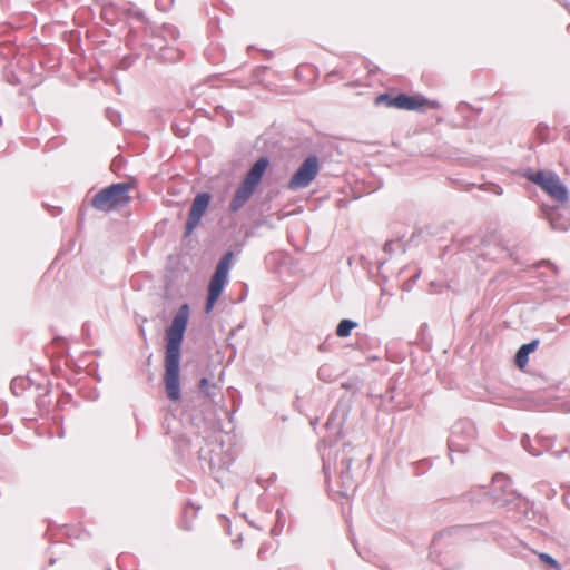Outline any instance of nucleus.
Masks as SVG:
<instances>
[{
	"label": "nucleus",
	"instance_id": "17",
	"mask_svg": "<svg viewBox=\"0 0 570 570\" xmlns=\"http://www.w3.org/2000/svg\"><path fill=\"white\" fill-rule=\"evenodd\" d=\"M538 558L542 563L553 568V570H562L561 564L552 556L540 552L538 553Z\"/></svg>",
	"mask_w": 570,
	"mask_h": 570
},
{
	"label": "nucleus",
	"instance_id": "18",
	"mask_svg": "<svg viewBox=\"0 0 570 570\" xmlns=\"http://www.w3.org/2000/svg\"><path fill=\"white\" fill-rule=\"evenodd\" d=\"M556 210L557 209H551V212L547 213L551 227L556 230H567V224L561 223L556 218Z\"/></svg>",
	"mask_w": 570,
	"mask_h": 570
},
{
	"label": "nucleus",
	"instance_id": "12",
	"mask_svg": "<svg viewBox=\"0 0 570 570\" xmlns=\"http://www.w3.org/2000/svg\"><path fill=\"white\" fill-rule=\"evenodd\" d=\"M254 193H255V189L240 183V185L236 189V191L229 203V210L232 213L239 212L246 205V203L250 199V197L254 195Z\"/></svg>",
	"mask_w": 570,
	"mask_h": 570
},
{
	"label": "nucleus",
	"instance_id": "4",
	"mask_svg": "<svg viewBox=\"0 0 570 570\" xmlns=\"http://www.w3.org/2000/svg\"><path fill=\"white\" fill-rule=\"evenodd\" d=\"M528 180L538 185L553 200L564 204L568 200V188L554 171L537 170L525 175Z\"/></svg>",
	"mask_w": 570,
	"mask_h": 570
},
{
	"label": "nucleus",
	"instance_id": "20",
	"mask_svg": "<svg viewBox=\"0 0 570 570\" xmlns=\"http://www.w3.org/2000/svg\"><path fill=\"white\" fill-rule=\"evenodd\" d=\"M317 376L322 381H325V382L331 381V377H332L331 367L328 365H322L317 371Z\"/></svg>",
	"mask_w": 570,
	"mask_h": 570
},
{
	"label": "nucleus",
	"instance_id": "19",
	"mask_svg": "<svg viewBox=\"0 0 570 570\" xmlns=\"http://www.w3.org/2000/svg\"><path fill=\"white\" fill-rule=\"evenodd\" d=\"M393 99L394 97L390 96L389 94H381L375 98V104L385 105L389 108H395Z\"/></svg>",
	"mask_w": 570,
	"mask_h": 570
},
{
	"label": "nucleus",
	"instance_id": "5",
	"mask_svg": "<svg viewBox=\"0 0 570 570\" xmlns=\"http://www.w3.org/2000/svg\"><path fill=\"white\" fill-rule=\"evenodd\" d=\"M233 259V252H226L219 259L215 273L213 274L208 285V297L205 306V311L209 313L223 293L226 284L228 283V273L230 269Z\"/></svg>",
	"mask_w": 570,
	"mask_h": 570
},
{
	"label": "nucleus",
	"instance_id": "1",
	"mask_svg": "<svg viewBox=\"0 0 570 570\" xmlns=\"http://www.w3.org/2000/svg\"><path fill=\"white\" fill-rule=\"evenodd\" d=\"M188 320L189 305L183 304L175 314L171 324L166 328L164 384L167 397L173 402L181 399L179 381L180 348Z\"/></svg>",
	"mask_w": 570,
	"mask_h": 570
},
{
	"label": "nucleus",
	"instance_id": "6",
	"mask_svg": "<svg viewBox=\"0 0 570 570\" xmlns=\"http://www.w3.org/2000/svg\"><path fill=\"white\" fill-rule=\"evenodd\" d=\"M476 429L472 421L460 420L451 429L448 440V446L451 453H464L469 450L470 444L475 439Z\"/></svg>",
	"mask_w": 570,
	"mask_h": 570
},
{
	"label": "nucleus",
	"instance_id": "22",
	"mask_svg": "<svg viewBox=\"0 0 570 570\" xmlns=\"http://www.w3.org/2000/svg\"><path fill=\"white\" fill-rule=\"evenodd\" d=\"M106 114H107V117L108 119L115 125V126H118L121 121V117H120V114L112 110V109H107L106 110Z\"/></svg>",
	"mask_w": 570,
	"mask_h": 570
},
{
	"label": "nucleus",
	"instance_id": "9",
	"mask_svg": "<svg viewBox=\"0 0 570 570\" xmlns=\"http://www.w3.org/2000/svg\"><path fill=\"white\" fill-rule=\"evenodd\" d=\"M510 488L511 481L504 474L493 476V498L497 504L508 505L519 499V495Z\"/></svg>",
	"mask_w": 570,
	"mask_h": 570
},
{
	"label": "nucleus",
	"instance_id": "16",
	"mask_svg": "<svg viewBox=\"0 0 570 570\" xmlns=\"http://www.w3.org/2000/svg\"><path fill=\"white\" fill-rule=\"evenodd\" d=\"M198 389H199V392L205 394L207 397H209L210 400H214L215 396H216V393L213 392V390L215 389V386H209V382L206 377H203L200 381H199V385H198Z\"/></svg>",
	"mask_w": 570,
	"mask_h": 570
},
{
	"label": "nucleus",
	"instance_id": "25",
	"mask_svg": "<svg viewBox=\"0 0 570 570\" xmlns=\"http://www.w3.org/2000/svg\"><path fill=\"white\" fill-rule=\"evenodd\" d=\"M131 63H132V60H131V58H129V57H128V58H124V59L120 61L119 66H120V68H122V69H127V68H129V67H130V65H131Z\"/></svg>",
	"mask_w": 570,
	"mask_h": 570
},
{
	"label": "nucleus",
	"instance_id": "14",
	"mask_svg": "<svg viewBox=\"0 0 570 570\" xmlns=\"http://www.w3.org/2000/svg\"><path fill=\"white\" fill-rule=\"evenodd\" d=\"M539 345V340H533L530 343L521 345V347L518 350L515 354V363L517 365L522 368L524 367L529 362V354L533 352Z\"/></svg>",
	"mask_w": 570,
	"mask_h": 570
},
{
	"label": "nucleus",
	"instance_id": "23",
	"mask_svg": "<svg viewBox=\"0 0 570 570\" xmlns=\"http://www.w3.org/2000/svg\"><path fill=\"white\" fill-rule=\"evenodd\" d=\"M127 13L130 17L137 18L139 21H144L145 20L144 12L140 11L138 8L130 7V8L127 9Z\"/></svg>",
	"mask_w": 570,
	"mask_h": 570
},
{
	"label": "nucleus",
	"instance_id": "8",
	"mask_svg": "<svg viewBox=\"0 0 570 570\" xmlns=\"http://www.w3.org/2000/svg\"><path fill=\"white\" fill-rule=\"evenodd\" d=\"M210 198V194L205 191L195 196L185 226L186 237L190 236L194 229L199 225L205 212L209 206Z\"/></svg>",
	"mask_w": 570,
	"mask_h": 570
},
{
	"label": "nucleus",
	"instance_id": "26",
	"mask_svg": "<svg viewBox=\"0 0 570 570\" xmlns=\"http://www.w3.org/2000/svg\"><path fill=\"white\" fill-rule=\"evenodd\" d=\"M404 289H410V284H409V282L404 284Z\"/></svg>",
	"mask_w": 570,
	"mask_h": 570
},
{
	"label": "nucleus",
	"instance_id": "21",
	"mask_svg": "<svg viewBox=\"0 0 570 570\" xmlns=\"http://www.w3.org/2000/svg\"><path fill=\"white\" fill-rule=\"evenodd\" d=\"M521 445L524 450H527L530 454L538 456L541 454V452L535 451L531 448V440L528 435H523L521 439Z\"/></svg>",
	"mask_w": 570,
	"mask_h": 570
},
{
	"label": "nucleus",
	"instance_id": "13",
	"mask_svg": "<svg viewBox=\"0 0 570 570\" xmlns=\"http://www.w3.org/2000/svg\"><path fill=\"white\" fill-rule=\"evenodd\" d=\"M346 415H347V412L345 409H343L341 406H336L332 411V413L326 422V429L328 431H333V433H335L336 435H340L342 432L343 425L345 423Z\"/></svg>",
	"mask_w": 570,
	"mask_h": 570
},
{
	"label": "nucleus",
	"instance_id": "11",
	"mask_svg": "<svg viewBox=\"0 0 570 570\" xmlns=\"http://www.w3.org/2000/svg\"><path fill=\"white\" fill-rule=\"evenodd\" d=\"M428 102L429 100L424 97L409 96L406 94H399L393 99L395 108L404 110H417Z\"/></svg>",
	"mask_w": 570,
	"mask_h": 570
},
{
	"label": "nucleus",
	"instance_id": "27",
	"mask_svg": "<svg viewBox=\"0 0 570 570\" xmlns=\"http://www.w3.org/2000/svg\"><path fill=\"white\" fill-rule=\"evenodd\" d=\"M419 276H420V274H419V273H417V274H415V275L413 276L412 281L414 282L416 278H419Z\"/></svg>",
	"mask_w": 570,
	"mask_h": 570
},
{
	"label": "nucleus",
	"instance_id": "3",
	"mask_svg": "<svg viewBox=\"0 0 570 570\" xmlns=\"http://www.w3.org/2000/svg\"><path fill=\"white\" fill-rule=\"evenodd\" d=\"M131 185L128 183L112 184L99 190L91 199V206L100 212H112L122 208L130 203L129 190Z\"/></svg>",
	"mask_w": 570,
	"mask_h": 570
},
{
	"label": "nucleus",
	"instance_id": "2",
	"mask_svg": "<svg viewBox=\"0 0 570 570\" xmlns=\"http://www.w3.org/2000/svg\"><path fill=\"white\" fill-rule=\"evenodd\" d=\"M323 459V471L327 480L332 476V470L336 478V484L338 487L337 492L347 498L350 492H353L355 489V480L351 473V464L353 458L348 454L345 449H342L341 452H337L335 455V461L332 464L330 453H322Z\"/></svg>",
	"mask_w": 570,
	"mask_h": 570
},
{
	"label": "nucleus",
	"instance_id": "15",
	"mask_svg": "<svg viewBox=\"0 0 570 570\" xmlns=\"http://www.w3.org/2000/svg\"><path fill=\"white\" fill-rule=\"evenodd\" d=\"M356 326H357L356 322L348 320V318H344L338 323V325L336 327V335L338 337H347V336H350L352 330L355 328Z\"/></svg>",
	"mask_w": 570,
	"mask_h": 570
},
{
	"label": "nucleus",
	"instance_id": "10",
	"mask_svg": "<svg viewBox=\"0 0 570 570\" xmlns=\"http://www.w3.org/2000/svg\"><path fill=\"white\" fill-rule=\"evenodd\" d=\"M268 165L269 160L267 157L258 158L246 174L242 184L256 190Z\"/></svg>",
	"mask_w": 570,
	"mask_h": 570
},
{
	"label": "nucleus",
	"instance_id": "24",
	"mask_svg": "<svg viewBox=\"0 0 570 570\" xmlns=\"http://www.w3.org/2000/svg\"><path fill=\"white\" fill-rule=\"evenodd\" d=\"M397 243L393 242V240H389L384 244V252L385 253H389L391 254L393 252V247L396 245Z\"/></svg>",
	"mask_w": 570,
	"mask_h": 570
},
{
	"label": "nucleus",
	"instance_id": "7",
	"mask_svg": "<svg viewBox=\"0 0 570 570\" xmlns=\"http://www.w3.org/2000/svg\"><path fill=\"white\" fill-rule=\"evenodd\" d=\"M320 171L318 158L311 155L301 164L291 177L287 187L291 190H299L308 187Z\"/></svg>",
	"mask_w": 570,
	"mask_h": 570
}]
</instances>
